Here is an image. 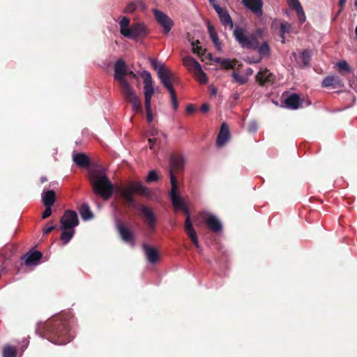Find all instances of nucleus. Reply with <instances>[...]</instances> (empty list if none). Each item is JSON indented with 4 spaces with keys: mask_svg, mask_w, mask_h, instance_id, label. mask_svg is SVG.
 Returning <instances> with one entry per match:
<instances>
[{
    "mask_svg": "<svg viewBox=\"0 0 357 357\" xmlns=\"http://www.w3.org/2000/svg\"><path fill=\"white\" fill-rule=\"evenodd\" d=\"M184 169V159L182 155L172 153L169 158V176L171 181V191L169 196L172 202V205L175 211H181L186 215V219L185 222V231L188 236L191 240L192 243L195 245L197 248H199V241L197 236V233L195 231L192 224L190 220L189 214V210L188 206L178 193V181L176 176V174L182 172Z\"/></svg>",
    "mask_w": 357,
    "mask_h": 357,
    "instance_id": "obj_1",
    "label": "nucleus"
},
{
    "mask_svg": "<svg viewBox=\"0 0 357 357\" xmlns=\"http://www.w3.org/2000/svg\"><path fill=\"white\" fill-rule=\"evenodd\" d=\"M37 330L41 336L56 344H66L73 337L70 320L61 316L49 319L38 326Z\"/></svg>",
    "mask_w": 357,
    "mask_h": 357,
    "instance_id": "obj_2",
    "label": "nucleus"
},
{
    "mask_svg": "<svg viewBox=\"0 0 357 357\" xmlns=\"http://www.w3.org/2000/svg\"><path fill=\"white\" fill-rule=\"evenodd\" d=\"M152 68L157 71L158 78L162 85L168 90L170 93L172 107L174 110L178 107L176 92L173 88V84L179 82L178 77L167 68L162 63L154 59L150 60Z\"/></svg>",
    "mask_w": 357,
    "mask_h": 357,
    "instance_id": "obj_3",
    "label": "nucleus"
},
{
    "mask_svg": "<svg viewBox=\"0 0 357 357\" xmlns=\"http://www.w3.org/2000/svg\"><path fill=\"white\" fill-rule=\"evenodd\" d=\"M89 181L93 192L104 200H108L114 192V185L106 174L99 169L89 172Z\"/></svg>",
    "mask_w": 357,
    "mask_h": 357,
    "instance_id": "obj_4",
    "label": "nucleus"
},
{
    "mask_svg": "<svg viewBox=\"0 0 357 357\" xmlns=\"http://www.w3.org/2000/svg\"><path fill=\"white\" fill-rule=\"evenodd\" d=\"M233 36L243 48L252 50L257 47V34L249 33L245 27L236 26L233 31Z\"/></svg>",
    "mask_w": 357,
    "mask_h": 357,
    "instance_id": "obj_5",
    "label": "nucleus"
},
{
    "mask_svg": "<svg viewBox=\"0 0 357 357\" xmlns=\"http://www.w3.org/2000/svg\"><path fill=\"white\" fill-rule=\"evenodd\" d=\"M127 74V66L125 61L120 59L114 65V79L119 82L121 91L130 87L128 81L126 79Z\"/></svg>",
    "mask_w": 357,
    "mask_h": 357,
    "instance_id": "obj_6",
    "label": "nucleus"
},
{
    "mask_svg": "<svg viewBox=\"0 0 357 357\" xmlns=\"http://www.w3.org/2000/svg\"><path fill=\"white\" fill-rule=\"evenodd\" d=\"M138 210L151 231H154L157 225V216L152 211L144 204H139Z\"/></svg>",
    "mask_w": 357,
    "mask_h": 357,
    "instance_id": "obj_7",
    "label": "nucleus"
},
{
    "mask_svg": "<svg viewBox=\"0 0 357 357\" xmlns=\"http://www.w3.org/2000/svg\"><path fill=\"white\" fill-rule=\"evenodd\" d=\"M144 79V105H151V98L155 92V88L153 85V79L149 72L145 70L142 74Z\"/></svg>",
    "mask_w": 357,
    "mask_h": 357,
    "instance_id": "obj_8",
    "label": "nucleus"
},
{
    "mask_svg": "<svg viewBox=\"0 0 357 357\" xmlns=\"http://www.w3.org/2000/svg\"><path fill=\"white\" fill-rule=\"evenodd\" d=\"M60 229H75L79 223L77 213L75 211L66 210L60 218Z\"/></svg>",
    "mask_w": 357,
    "mask_h": 357,
    "instance_id": "obj_9",
    "label": "nucleus"
},
{
    "mask_svg": "<svg viewBox=\"0 0 357 357\" xmlns=\"http://www.w3.org/2000/svg\"><path fill=\"white\" fill-rule=\"evenodd\" d=\"M183 63L195 78L196 81L201 84V65L190 56H187L183 59Z\"/></svg>",
    "mask_w": 357,
    "mask_h": 357,
    "instance_id": "obj_10",
    "label": "nucleus"
},
{
    "mask_svg": "<svg viewBox=\"0 0 357 357\" xmlns=\"http://www.w3.org/2000/svg\"><path fill=\"white\" fill-rule=\"evenodd\" d=\"M122 95L127 102L130 103L132 109L136 112H142V105L139 97L132 86L121 91Z\"/></svg>",
    "mask_w": 357,
    "mask_h": 357,
    "instance_id": "obj_11",
    "label": "nucleus"
},
{
    "mask_svg": "<svg viewBox=\"0 0 357 357\" xmlns=\"http://www.w3.org/2000/svg\"><path fill=\"white\" fill-rule=\"evenodd\" d=\"M157 22L162 27L163 33L167 34L174 26V21L165 13L158 9L153 10Z\"/></svg>",
    "mask_w": 357,
    "mask_h": 357,
    "instance_id": "obj_12",
    "label": "nucleus"
},
{
    "mask_svg": "<svg viewBox=\"0 0 357 357\" xmlns=\"http://www.w3.org/2000/svg\"><path fill=\"white\" fill-rule=\"evenodd\" d=\"M202 220L206 222L207 227L214 233H219L222 229V222L213 214H206L202 211Z\"/></svg>",
    "mask_w": 357,
    "mask_h": 357,
    "instance_id": "obj_13",
    "label": "nucleus"
},
{
    "mask_svg": "<svg viewBox=\"0 0 357 357\" xmlns=\"http://www.w3.org/2000/svg\"><path fill=\"white\" fill-rule=\"evenodd\" d=\"M129 36L126 37L130 38L132 39H137L139 37L145 36L148 34V29L144 23L137 22L133 24L129 29Z\"/></svg>",
    "mask_w": 357,
    "mask_h": 357,
    "instance_id": "obj_14",
    "label": "nucleus"
},
{
    "mask_svg": "<svg viewBox=\"0 0 357 357\" xmlns=\"http://www.w3.org/2000/svg\"><path fill=\"white\" fill-rule=\"evenodd\" d=\"M231 134L227 124L223 122L217 137L216 144L218 147L225 146L230 140Z\"/></svg>",
    "mask_w": 357,
    "mask_h": 357,
    "instance_id": "obj_15",
    "label": "nucleus"
},
{
    "mask_svg": "<svg viewBox=\"0 0 357 357\" xmlns=\"http://www.w3.org/2000/svg\"><path fill=\"white\" fill-rule=\"evenodd\" d=\"M214 9L218 13L222 24L225 26H229V29H232L234 27V23L228 12L225 9L221 8L219 5L216 6Z\"/></svg>",
    "mask_w": 357,
    "mask_h": 357,
    "instance_id": "obj_16",
    "label": "nucleus"
},
{
    "mask_svg": "<svg viewBox=\"0 0 357 357\" xmlns=\"http://www.w3.org/2000/svg\"><path fill=\"white\" fill-rule=\"evenodd\" d=\"M243 3L257 16L262 15L261 0H242Z\"/></svg>",
    "mask_w": 357,
    "mask_h": 357,
    "instance_id": "obj_17",
    "label": "nucleus"
},
{
    "mask_svg": "<svg viewBox=\"0 0 357 357\" xmlns=\"http://www.w3.org/2000/svg\"><path fill=\"white\" fill-rule=\"evenodd\" d=\"M117 228L123 241L127 243H132L134 241V234L128 227L119 222L117 223Z\"/></svg>",
    "mask_w": 357,
    "mask_h": 357,
    "instance_id": "obj_18",
    "label": "nucleus"
},
{
    "mask_svg": "<svg viewBox=\"0 0 357 357\" xmlns=\"http://www.w3.org/2000/svg\"><path fill=\"white\" fill-rule=\"evenodd\" d=\"M42 253L40 251H33L27 252L24 257L22 259L24 260V264L26 266H31L33 264H36L40 259L42 258Z\"/></svg>",
    "mask_w": 357,
    "mask_h": 357,
    "instance_id": "obj_19",
    "label": "nucleus"
},
{
    "mask_svg": "<svg viewBox=\"0 0 357 357\" xmlns=\"http://www.w3.org/2000/svg\"><path fill=\"white\" fill-rule=\"evenodd\" d=\"M257 80L261 85L272 82L273 80V74L266 68H261L256 75Z\"/></svg>",
    "mask_w": 357,
    "mask_h": 357,
    "instance_id": "obj_20",
    "label": "nucleus"
},
{
    "mask_svg": "<svg viewBox=\"0 0 357 357\" xmlns=\"http://www.w3.org/2000/svg\"><path fill=\"white\" fill-rule=\"evenodd\" d=\"M143 249L145 252L148 261L151 264H155L159 259V254L156 248L149 247L146 244L143 245Z\"/></svg>",
    "mask_w": 357,
    "mask_h": 357,
    "instance_id": "obj_21",
    "label": "nucleus"
},
{
    "mask_svg": "<svg viewBox=\"0 0 357 357\" xmlns=\"http://www.w3.org/2000/svg\"><path fill=\"white\" fill-rule=\"evenodd\" d=\"M344 86L342 80L337 76H327L322 81V86L329 87L333 86L334 88L342 87Z\"/></svg>",
    "mask_w": 357,
    "mask_h": 357,
    "instance_id": "obj_22",
    "label": "nucleus"
},
{
    "mask_svg": "<svg viewBox=\"0 0 357 357\" xmlns=\"http://www.w3.org/2000/svg\"><path fill=\"white\" fill-rule=\"evenodd\" d=\"M73 159L74 162L80 167H87L90 165L89 157L82 153L75 154Z\"/></svg>",
    "mask_w": 357,
    "mask_h": 357,
    "instance_id": "obj_23",
    "label": "nucleus"
},
{
    "mask_svg": "<svg viewBox=\"0 0 357 357\" xmlns=\"http://www.w3.org/2000/svg\"><path fill=\"white\" fill-rule=\"evenodd\" d=\"M286 106L289 109H296L301 105L300 97L297 94H291L285 99Z\"/></svg>",
    "mask_w": 357,
    "mask_h": 357,
    "instance_id": "obj_24",
    "label": "nucleus"
},
{
    "mask_svg": "<svg viewBox=\"0 0 357 357\" xmlns=\"http://www.w3.org/2000/svg\"><path fill=\"white\" fill-rule=\"evenodd\" d=\"M43 204L45 206H52L56 200V195L54 190H50L43 192L42 195Z\"/></svg>",
    "mask_w": 357,
    "mask_h": 357,
    "instance_id": "obj_25",
    "label": "nucleus"
},
{
    "mask_svg": "<svg viewBox=\"0 0 357 357\" xmlns=\"http://www.w3.org/2000/svg\"><path fill=\"white\" fill-rule=\"evenodd\" d=\"M207 26H208V33H209L211 40L213 41L216 49L218 51H220L222 49L221 43L219 40L218 34H217L216 31H215L214 27L208 22L207 23Z\"/></svg>",
    "mask_w": 357,
    "mask_h": 357,
    "instance_id": "obj_26",
    "label": "nucleus"
},
{
    "mask_svg": "<svg viewBox=\"0 0 357 357\" xmlns=\"http://www.w3.org/2000/svg\"><path fill=\"white\" fill-rule=\"evenodd\" d=\"M252 50H256L261 58L268 56L270 54V47L267 42H264L259 45V41L257 40V47Z\"/></svg>",
    "mask_w": 357,
    "mask_h": 357,
    "instance_id": "obj_27",
    "label": "nucleus"
},
{
    "mask_svg": "<svg viewBox=\"0 0 357 357\" xmlns=\"http://www.w3.org/2000/svg\"><path fill=\"white\" fill-rule=\"evenodd\" d=\"M133 191L131 188L122 189L120 190L121 197L126 201L130 205H132L135 203V200L133 197Z\"/></svg>",
    "mask_w": 357,
    "mask_h": 357,
    "instance_id": "obj_28",
    "label": "nucleus"
},
{
    "mask_svg": "<svg viewBox=\"0 0 357 357\" xmlns=\"http://www.w3.org/2000/svg\"><path fill=\"white\" fill-rule=\"evenodd\" d=\"M62 230V232L61 234V241H62V243L63 245L67 244L70 242V241L72 239V238L74 236L75 234V229H61Z\"/></svg>",
    "mask_w": 357,
    "mask_h": 357,
    "instance_id": "obj_29",
    "label": "nucleus"
},
{
    "mask_svg": "<svg viewBox=\"0 0 357 357\" xmlns=\"http://www.w3.org/2000/svg\"><path fill=\"white\" fill-rule=\"evenodd\" d=\"M187 39L190 43L192 52L201 58V46L199 45L200 43L199 39L195 40L189 33H188Z\"/></svg>",
    "mask_w": 357,
    "mask_h": 357,
    "instance_id": "obj_30",
    "label": "nucleus"
},
{
    "mask_svg": "<svg viewBox=\"0 0 357 357\" xmlns=\"http://www.w3.org/2000/svg\"><path fill=\"white\" fill-rule=\"evenodd\" d=\"M130 187L134 193H139L146 197L149 195V190L146 187L144 186L141 183H132Z\"/></svg>",
    "mask_w": 357,
    "mask_h": 357,
    "instance_id": "obj_31",
    "label": "nucleus"
},
{
    "mask_svg": "<svg viewBox=\"0 0 357 357\" xmlns=\"http://www.w3.org/2000/svg\"><path fill=\"white\" fill-rule=\"evenodd\" d=\"M119 24H120V27H121V29H120L121 33L124 36H129L130 33H129L128 30L130 28V27H129L130 19L127 17H123L121 20Z\"/></svg>",
    "mask_w": 357,
    "mask_h": 357,
    "instance_id": "obj_32",
    "label": "nucleus"
},
{
    "mask_svg": "<svg viewBox=\"0 0 357 357\" xmlns=\"http://www.w3.org/2000/svg\"><path fill=\"white\" fill-rule=\"evenodd\" d=\"M79 213L82 218L84 220H89L93 218V213L90 210L88 204H83L79 208Z\"/></svg>",
    "mask_w": 357,
    "mask_h": 357,
    "instance_id": "obj_33",
    "label": "nucleus"
},
{
    "mask_svg": "<svg viewBox=\"0 0 357 357\" xmlns=\"http://www.w3.org/2000/svg\"><path fill=\"white\" fill-rule=\"evenodd\" d=\"M292 31V26L290 23L283 21L280 23V35L286 34Z\"/></svg>",
    "mask_w": 357,
    "mask_h": 357,
    "instance_id": "obj_34",
    "label": "nucleus"
},
{
    "mask_svg": "<svg viewBox=\"0 0 357 357\" xmlns=\"http://www.w3.org/2000/svg\"><path fill=\"white\" fill-rule=\"evenodd\" d=\"M3 357H16L17 351L16 349L10 346H7L3 348Z\"/></svg>",
    "mask_w": 357,
    "mask_h": 357,
    "instance_id": "obj_35",
    "label": "nucleus"
},
{
    "mask_svg": "<svg viewBox=\"0 0 357 357\" xmlns=\"http://www.w3.org/2000/svg\"><path fill=\"white\" fill-rule=\"evenodd\" d=\"M301 58L303 63L305 66L307 67L310 65V54L308 50H305L301 53Z\"/></svg>",
    "mask_w": 357,
    "mask_h": 357,
    "instance_id": "obj_36",
    "label": "nucleus"
},
{
    "mask_svg": "<svg viewBox=\"0 0 357 357\" xmlns=\"http://www.w3.org/2000/svg\"><path fill=\"white\" fill-rule=\"evenodd\" d=\"M337 66L339 70H340V71L344 70L347 73H349L351 71V69L350 66H349L348 63L344 60L337 62Z\"/></svg>",
    "mask_w": 357,
    "mask_h": 357,
    "instance_id": "obj_37",
    "label": "nucleus"
},
{
    "mask_svg": "<svg viewBox=\"0 0 357 357\" xmlns=\"http://www.w3.org/2000/svg\"><path fill=\"white\" fill-rule=\"evenodd\" d=\"M211 60H213L216 63H221V64L225 68H232V64L230 60L229 59H223L221 60V59L218 57H215V59H211Z\"/></svg>",
    "mask_w": 357,
    "mask_h": 357,
    "instance_id": "obj_38",
    "label": "nucleus"
},
{
    "mask_svg": "<svg viewBox=\"0 0 357 357\" xmlns=\"http://www.w3.org/2000/svg\"><path fill=\"white\" fill-rule=\"evenodd\" d=\"M149 148L155 151L160 144V140L158 138H149Z\"/></svg>",
    "mask_w": 357,
    "mask_h": 357,
    "instance_id": "obj_39",
    "label": "nucleus"
},
{
    "mask_svg": "<svg viewBox=\"0 0 357 357\" xmlns=\"http://www.w3.org/2000/svg\"><path fill=\"white\" fill-rule=\"evenodd\" d=\"M158 181V176L155 170H151L149 172L147 177H146V181L148 183L151 182H156Z\"/></svg>",
    "mask_w": 357,
    "mask_h": 357,
    "instance_id": "obj_40",
    "label": "nucleus"
},
{
    "mask_svg": "<svg viewBox=\"0 0 357 357\" xmlns=\"http://www.w3.org/2000/svg\"><path fill=\"white\" fill-rule=\"evenodd\" d=\"M232 76L234 80L240 84H244L247 82V79L237 73H234Z\"/></svg>",
    "mask_w": 357,
    "mask_h": 357,
    "instance_id": "obj_41",
    "label": "nucleus"
},
{
    "mask_svg": "<svg viewBox=\"0 0 357 357\" xmlns=\"http://www.w3.org/2000/svg\"><path fill=\"white\" fill-rule=\"evenodd\" d=\"M137 6H139L137 2H130L124 8V13H132L137 9Z\"/></svg>",
    "mask_w": 357,
    "mask_h": 357,
    "instance_id": "obj_42",
    "label": "nucleus"
},
{
    "mask_svg": "<svg viewBox=\"0 0 357 357\" xmlns=\"http://www.w3.org/2000/svg\"><path fill=\"white\" fill-rule=\"evenodd\" d=\"M295 11L296 13V15L298 16L299 22L301 24H303L305 21V19H306L303 8L301 7V8H298L297 10H296Z\"/></svg>",
    "mask_w": 357,
    "mask_h": 357,
    "instance_id": "obj_43",
    "label": "nucleus"
},
{
    "mask_svg": "<svg viewBox=\"0 0 357 357\" xmlns=\"http://www.w3.org/2000/svg\"><path fill=\"white\" fill-rule=\"evenodd\" d=\"M145 109H146V112L147 121L149 123H151L153 119V116L152 111H151V105H149V106H147V105H145Z\"/></svg>",
    "mask_w": 357,
    "mask_h": 357,
    "instance_id": "obj_44",
    "label": "nucleus"
},
{
    "mask_svg": "<svg viewBox=\"0 0 357 357\" xmlns=\"http://www.w3.org/2000/svg\"><path fill=\"white\" fill-rule=\"evenodd\" d=\"M288 5L293 8L295 10L302 7L298 0H287Z\"/></svg>",
    "mask_w": 357,
    "mask_h": 357,
    "instance_id": "obj_45",
    "label": "nucleus"
},
{
    "mask_svg": "<svg viewBox=\"0 0 357 357\" xmlns=\"http://www.w3.org/2000/svg\"><path fill=\"white\" fill-rule=\"evenodd\" d=\"M52 211L51 206H46L44 212L43 213L42 218L43 219L47 218L48 217H50L52 215Z\"/></svg>",
    "mask_w": 357,
    "mask_h": 357,
    "instance_id": "obj_46",
    "label": "nucleus"
},
{
    "mask_svg": "<svg viewBox=\"0 0 357 357\" xmlns=\"http://www.w3.org/2000/svg\"><path fill=\"white\" fill-rule=\"evenodd\" d=\"M195 111V108L194 107L193 105H188L187 107H186V109H185V113L186 114L188 115H190L192 114H193Z\"/></svg>",
    "mask_w": 357,
    "mask_h": 357,
    "instance_id": "obj_47",
    "label": "nucleus"
},
{
    "mask_svg": "<svg viewBox=\"0 0 357 357\" xmlns=\"http://www.w3.org/2000/svg\"><path fill=\"white\" fill-rule=\"evenodd\" d=\"M56 228V226L55 225H50L46 228L44 229L43 230V234L44 235H47L48 234H50V232H52L54 229Z\"/></svg>",
    "mask_w": 357,
    "mask_h": 357,
    "instance_id": "obj_48",
    "label": "nucleus"
},
{
    "mask_svg": "<svg viewBox=\"0 0 357 357\" xmlns=\"http://www.w3.org/2000/svg\"><path fill=\"white\" fill-rule=\"evenodd\" d=\"M137 1V3L142 8V10H145L146 8V6L143 1V0H135Z\"/></svg>",
    "mask_w": 357,
    "mask_h": 357,
    "instance_id": "obj_49",
    "label": "nucleus"
},
{
    "mask_svg": "<svg viewBox=\"0 0 357 357\" xmlns=\"http://www.w3.org/2000/svg\"><path fill=\"white\" fill-rule=\"evenodd\" d=\"M210 92L211 96H215L217 94V89L213 86H210Z\"/></svg>",
    "mask_w": 357,
    "mask_h": 357,
    "instance_id": "obj_50",
    "label": "nucleus"
},
{
    "mask_svg": "<svg viewBox=\"0 0 357 357\" xmlns=\"http://www.w3.org/2000/svg\"><path fill=\"white\" fill-rule=\"evenodd\" d=\"M126 76L129 77L130 79H134L136 77V75L132 71H128V70Z\"/></svg>",
    "mask_w": 357,
    "mask_h": 357,
    "instance_id": "obj_51",
    "label": "nucleus"
},
{
    "mask_svg": "<svg viewBox=\"0 0 357 357\" xmlns=\"http://www.w3.org/2000/svg\"><path fill=\"white\" fill-rule=\"evenodd\" d=\"M209 110V106L206 103H202V113L207 112Z\"/></svg>",
    "mask_w": 357,
    "mask_h": 357,
    "instance_id": "obj_52",
    "label": "nucleus"
},
{
    "mask_svg": "<svg viewBox=\"0 0 357 357\" xmlns=\"http://www.w3.org/2000/svg\"><path fill=\"white\" fill-rule=\"evenodd\" d=\"M256 130H257V123L256 122L251 123L250 126V130L256 131Z\"/></svg>",
    "mask_w": 357,
    "mask_h": 357,
    "instance_id": "obj_53",
    "label": "nucleus"
},
{
    "mask_svg": "<svg viewBox=\"0 0 357 357\" xmlns=\"http://www.w3.org/2000/svg\"><path fill=\"white\" fill-rule=\"evenodd\" d=\"M211 6L214 8L216 6H218L217 0H208Z\"/></svg>",
    "mask_w": 357,
    "mask_h": 357,
    "instance_id": "obj_54",
    "label": "nucleus"
},
{
    "mask_svg": "<svg viewBox=\"0 0 357 357\" xmlns=\"http://www.w3.org/2000/svg\"><path fill=\"white\" fill-rule=\"evenodd\" d=\"M208 81V77L202 71V84L206 83Z\"/></svg>",
    "mask_w": 357,
    "mask_h": 357,
    "instance_id": "obj_55",
    "label": "nucleus"
},
{
    "mask_svg": "<svg viewBox=\"0 0 357 357\" xmlns=\"http://www.w3.org/2000/svg\"><path fill=\"white\" fill-rule=\"evenodd\" d=\"M157 133H158V131L154 129H153L150 131V135H151V136H155V135H156Z\"/></svg>",
    "mask_w": 357,
    "mask_h": 357,
    "instance_id": "obj_56",
    "label": "nucleus"
},
{
    "mask_svg": "<svg viewBox=\"0 0 357 357\" xmlns=\"http://www.w3.org/2000/svg\"><path fill=\"white\" fill-rule=\"evenodd\" d=\"M284 35H285V34L280 35V38H281V43H285V37H284Z\"/></svg>",
    "mask_w": 357,
    "mask_h": 357,
    "instance_id": "obj_57",
    "label": "nucleus"
},
{
    "mask_svg": "<svg viewBox=\"0 0 357 357\" xmlns=\"http://www.w3.org/2000/svg\"><path fill=\"white\" fill-rule=\"evenodd\" d=\"M346 3V0H340L339 3L340 6H343Z\"/></svg>",
    "mask_w": 357,
    "mask_h": 357,
    "instance_id": "obj_58",
    "label": "nucleus"
},
{
    "mask_svg": "<svg viewBox=\"0 0 357 357\" xmlns=\"http://www.w3.org/2000/svg\"><path fill=\"white\" fill-rule=\"evenodd\" d=\"M46 181H47V178L46 177H42V178H40V182H41L42 183H45V182H46Z\"/></svg>",
    "mask_w": 357,
    "mask_h": 357,
    "instance_id": "obj_59",
    "label": "nucleus"
},
{
    "mask_svg": "<svg viewBox=\"0 0 357 357\" xmlns=\"http://www.w3.org/2000/svg\"><path fill=\"white\" fill-rule=\"evenodd\" d=\"M355 33H356V38H357V26L355 28Z\"/></svg>",
    "mask_w": 357,
    "mask_h": 357,
    "instance_id": "obj_60",
    "label": "nucleus"
},
{
    "mask_svg": "<svg viewBox=\"0 0 357 357\" xmlns=\"http://www.w3.org/2000/svg\"><path fill=\"white\" fill-rule=\"evenodd\" d=\"M354 6L357 8V0H355Z\"/></svg>",
    "mask_w": 357,
    "mask_h": 357,
    "instance_id": "obj_61",
    "label": "nucleus"
},
{
    "mask_svg": "<svg viewBox=\"0 0 357 357\" xmlns=\"http://www.w3.org/2000/svg\"><path fill=\"white\" fill-rule=\"evenodd\" d=\"M164 137L166 138L167 137V135L165 134H162Z\"/></svg>",
    "mask_w": 357,
    "mask_h": 357,
    "instance_id": "obj_62",
    "label": "nucleus"
}]
</instances>
